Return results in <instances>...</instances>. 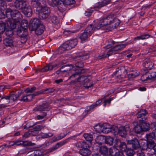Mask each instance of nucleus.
<instances>
[{
	"label": "nucleus",
	"instance_id": "1",
	"mask_svg": "<svg viewBox=\"0 0 156 156\" xmlns=\"http://www.w3.org/2000/svg\"><path fill=\"white\" fill-rule=\"evenodd\" d=\"M120 23V21L117 18H115L112 15H109L100 21L96 28L99 30L104 26L113 24L112 27L116 28Z\"/></svg>",
	"mask_w": 156,
	"mask_h": 156
},
{
	"label": "nucleus",
	"instance_id": "2",
	"mask_svg": "<svg viewBox=\"0 0 156 156\" xmlns=\"http://www.w3.org/2000/svg\"><path fill=\"white\" fill-rule=\"evenodd\" d=\"M5 14L7 18L10 20L12 19L13 21V26L12 27L11 24L10 26L12 28L15 27L16 23H19L21 20V14L17 10H12L10 8H8L6 10Z\"/></svg>",
	"mask_w": 156,
	"mask_h": 156
},
{
	"label": "nucleus",
	"instance_id": "3",
	"mask_svg": "<svg viewBox=\"0 0 156 156\" xmlns=\"http://www.w3.org/2000/svg\"><path fill=\"white\" fill-rule=\"evenodd\" d=\"M94 128L97 131L101 132L104 133H108L109 132L115 133L117 131L118 127L112 126L108 123H104L101 127L100 125L94 126Z\"/></svg>",
	"mask_w": 156,
	"mask_h": 156
},
{
	"label": "nucleus",
	"instance_id": "4",
	"mask_svg": "<svg viewBox=\"0 0 156 156\" xmlns=\"http://www.w3.org/2000/svg\"><path fill=\"white\" fill-rule=\"evenodd\" d=\"M92 149L94 152H99L103 155L107 154L108 153V148L105 145H102L101 142L94 144L92 147Z\"/></svg>",
	"mask_w": 156,
	"mask_h": 156
},
{
	"label": "nucleus",
	"instance_id": "5",
	"mask_svg": "<svg viewBox=\"0 0 156 156\" xmlns=\"http://www.w3.org/2000/svg\"><path fill=\"white\" fill-rule=\"evenodd\" d=\"M44 3L46 4L45 1H44ZM39 8H40V11L39 13V18L43 19L47 18L50 12L49 8L46 6L45 4H44V5H41Z\"/></svg>",
	"mask_w": 156,
	"mask_h": 156
},
{
	"label": "nucleus",
	"instance_id": "6",
	"mask_svg": "<svg viewBox=\"0 0 156 156\" xmlns=\"http://www.w3.org/2000/svg\"><path fill=\"white\" fill-rule=\"evenodd\" d=\"M90 80L88 78V76L82 75L79 76L75 80L76 82H78L80 84L84 86V87L88 88L93 85L92 84L88 83Z\"/></svg>",
	"mask_w": 156,
	"mask_h": 156
},
{
	"label": "nucleus",
	"instance_id": "7",
	"mask_svg": "<svg viewBox=\"0 0 156 156\" xmlns=\"http://www.w3.org/2000/svg\"><path fill=\"white\" fill-rule=\"evenodd\" d=\"M87 71L86 69H76L75 68H73L71 72L69 73L70 76L69 79H74L75 78L77 77L78 75L82 73H84Z\"/></svg>",
	"mask_w": 156,
	"mask_h": 156
},
{
	"label": "nucleus",
	"instance_id": "8",
	"mask_svg": "<svg viewBox=\"0 0 156 156\" xmlns=\"http://www.w3.org/2000/svg\"><path fill=\"white\" fill-rule=\"evenodd\" d=\"M128 43H126L125 44H120L117 45L110 49L108 51V53L105 56V55H102L101 57V59L105 58L108 57L112 54L113 51H118L122 49L123 48H125L126 46L128 45Z\"/></svg>",
	"mask_w": 156,
	"mask_h": 156
},
{
	"label": "nucleus",
	"instance_id": "9",
	"mask_svg": "<svg viewBox=\"0 0 156 156\" xmlns=\"http://www.w3.org/2000/svg\"><path fill=\"white\" fill-rule=\"evenodd\" d=\"M48 105L47 103H43L42 105L37 106L36 108L37 111L40 112L39 115H38L37 117H44L47 115V113L45 111L48 108Z\"/></svg>",
	"mask_w": 156,
	"mask_h": 156
},
{
	"label": "nucleus",
	"instance_id": "10",
	"mask_svg": "<svg viewBox=\"0 0 156 156\" xmlns=\"http://www.w3.org/2000/svg\"><path fill=\"white\" fill-rule=\"evenodd\" d=\"M127 144L134 150H137L139 148L141 147V145L139 140L136 138L128 140L127 141Z\"/></svg>",
	"mask_w": 156,
	"mask_h": 156
},
{
	"label": "nucleus",
	"instance_id": "11",
	"mask_svg": "<svg viewBox=\"0 0 156 156\" xmlns=\"http://www.w3.org/2000/svg\"><path fill=\"white\" fill-rule=\"evenodd\" d=\"M115 142V147L119 148L120 151H124L127 149V145L125 142L121 141L119 139H116Z\"/></svg>",
	"mask_w": 156,
	"mask_h": 156
},
{
	"label": "nucleus",
	"instance_id": "12",
	"mask_svg": "<svg viewBox=\"0 0 156 156\" xmlns=\"http://www.w3.org/2000/svg\"><path fill=\"white\" fill-rule=\"evenodd\" d=\"M77 43V40L76 39L69 40L64 44L65 48H66L67 50H69L74 48Z\"/></svg>",
	"mask_w": 156,
	"mask_h": 156
},
{
	"label": "nucleus",
	"instance_id": "13",
	"mask_svg": "<svg viewBox=\"0 0 156 156\" xmlns=\"http://www.w3.org/2000/svg\"><path fill=\"white\" fill-rule=\"evenodd\" d=\"M129 129V126H127L126 127L122 126L118 128V133L119 136L123 138H125L127 135V133L126 129Z\"/></svg>",
	"mask_w": 156,
	"mask_h": 156
},
{
	"label": "nucleus",
	"instance_id": "14",
	"mask_svg": "<svg viewBox=\"0 0 156 156\" xmlns=\"http://www.w3.org/2000/svg\"><path fill=\"white\" fill-rule=\"evenodd\" d=\"M31 25L30 26V29L31 30H35L36 28L40 26V22L39 20L37 18H34L31 20Z\"/></svg>",
	"mask_w": 156,
	"mask_h": 156
},
{
	"label": "nucleus",
	"instance_id": "15",
	"mask_svg": "<svg viewBox=\"0 0 156 156\" xmlns=\"http://www.w3.org/2000/svg\"><path fill=\"white\" fill-rule=\"evenodd\" d=\"M139 123L141 126L143 131H148L150 129V125L149 124L143 120H140Z\"/></svg>",
	"mask_w": 156,
	"mask_h": 156
},
{
	"label": "nucleus",
	"instance_id": "16",
	"mask_svg": "<svg viewBox=\"0 0 156 156\" xmlns=\"http://www.w3.org/2000/svg\"><path fill=\"white\" fill-rule=\"evenodd\" d=\"M153 63L149 58H147L144 60L143 66L147 70H150L153 66Z\"/></svg>",
	"mask_w": 156,
	"mask_h": 156
},
{
	"label": "nucleus",
	"instance_id": "17",
	"mask_svg": "<svg viewBox=\"0 0 156 156\" xmlns=\"http://www.w3.org/2000/svg\"><path fill=\"white\" fill-rule=\"evenodd\" d=\"M67 142L66 140H65L59 143H57L55 145L48 150V151L49 152H52L57 148L64 145Z\"/></svg>",
	"mask_w": 156,
	"mask_h": 156
},
{
	"label": "nucleus",
	"instance_id": "18",
	"mask_svg": "<svg viewBox=\"0 0 156 156\" xmlns=\"http://www.w3.org/2000/svg\"><path fill=\"white\" fill-rule=\"evenodd\" d=\"M115 72L117 74V77L119 78L125 77L127 74L126 70L124 68L116 70Z\"/></svg>",
	"mask_w": 156,
	"mask_h": 156
},
{
	"label": "nucleus",
	"instance_id": "19",
	"mask_svg": "<svg viewBox=\"0 0 156 156\" xmlns=\"http://www.w3.org/2000/svg\"><path fill=\"white\" fill-rule=\"evenodd\" d=\"M27 155L28 156H46L45 154L42 153L39 150L31 151L27 153Z\"/></svg>",
	"mask_w": 156,
	"mask_h": 156
},
{
	"label": "nucleus",
	"instance_id": "20",
	"mask_svg": "<svg viewBox=\"0 0 156 156\" xmlns=\"http://www.w3.org/2000/svg\"><path fill=\"white\" fill-rule=\"evenodd\" d=\"M154 129L152 133H148L146 135V138L147 141L153 140V139L156 137V128H154Z\"/></svg>",
	"mask_w": 156,
	"mask_h": 156
},
{
	"label": "nucleus",
	"instance_id": "21",
	"mask_svg": "<svg viewBox=\"0 0 156 156\" xmlns=\"http://www.w3.org/2000/svg\"><path fill=\"white\" fill-rule=\"evenodd\" d=\"M27 6L26 1L17 2H15V7L22 10Z\"/></svg>",
	"mask_w": 156,
	"mask_h": 156
},
{
	"label": "nucleus",
	"instance_id": "22",
	"mask_svg": "<svg viewBox=\"0 0 156 156\" xmlns=\"http://www.w3.org/2000/svg\"><path fill=\"white\" fill-rule=\"evenodd\" d=\"M22 11L23 13L27 17H30L32 15V10L29 6H27Z\"/></svg>",
	"mask_w": 156,
	"mask_h": 156
},
{
	"label": "nucleus",
	"instance_id": "23",
	"mask_svg": "<svg viewBox=\"0 0 156 156\" xmlns=\"http://www.w3.org/2000/svg\"><path fill=\"white\" fill-rule=\"evenodd\" d=\"M15 145H23V146H32L35 145V144L30 141H15Z\"/></svg>",
	"mask_w": 156,
	"mask_h": 156
},
{
	"label": "nucleus",
	"instance_id": "24",
	"mask_svg": "<svg viewBox=\"0 0 156 156\" xmlns=\"http://www.w3.org/2000/svg\"><path fill=\"white\" fill-rule=\"evenodd\" d=\"M73 65H68L63 66L60 69V71L61 72H71L72 69H73Z\"/></svg>",
	"mask_w": 156,
	"mask_h": 156
},
{
	"label": "nucleus",
	"instance_id": "25",
	"mask_svg": "<svg viewBox=\"0 0 156 156\" xmlns=\"http://www.w3.org/2000/svg\"><path fill=\"white\" fill-rule=\"evenodd\" d=\"M79 153L83 156H89L91 154V151L87 148H83L80 150Z\"/></svg>",
	"mask_w": 156,
	"mask_h": 156
},
{
	"label": "nucleus",
	"instance_id": "26",
	"mask_svg": "<svg viewBox=\"0 0 156 156\" xmlns=\"http://www.w3.org/2000/svg\"><path fill=\"white\" fill-rule=\"evenodd\" d=\"M88 55V54L87 53H84L83 54L80 53L76 56H75L74 57V59H77L78 60H86L87 58V57Z\"/></svg>",
	"mask_w": 156,
	"mask_h": 156
},
{
	"label": "nucleus",
	"instance_id": "27",
	"mask_svg": "<svg viewBox=\"0 0 156 156\" xmlns=\"http://www.w3.org/2000/svg\"><path fill=\"white\" fill-rule=\"evenodd\" d=\"M96 29H97L96 27H94L93 25L91 24L87 27L85 31L90 36L94 32Z\"/></svg>",
	"mask_w": 156,
	"mask_h": 156
},
{
	"label": "nucleus",
	"instance_id": "28",
	"mask_svg": "<svg viewBox=\"0 0 156 156\" xmlns=\"http://www.w3.org/2000/svg\"><path fill=\"white\" fill-rule=\"evenodd\" d=\"M3 44L6 46L11 47L14 45L13 41L11 39L6 38L3 41Z\"/></svg>",
	"mask_w": 156,
	"mask_h": 156
},
{
	"label": "nucleus",
	"instance_id": "29",
	"mask_svg": "<svg viewBox=\"0 0 156 156\" xmlns=\"http://www.w3.org/2000/svg\"><path fill=\"white\" fill-rule=\"evenodd\" d=\"M58 65L56 64L52 65L51 64H49L47 66L44 67L42 70L43 71H47L48 70H52L53 68L56 67Z\"/></svg>",
	"mask_w": 156,
	"mask_h": 156
},
{
	"label": "nucleus",
	"instance_id": "30",
	"mask_svg": "<svg viewBox=\"0 0 156 156\" xmlns=\"http://www.w3.org/2000/svg\"><path fill=\"white\" fill-rule=\"evenodd\" d=\"M139 123V124H137L136 126H135L133 128V130L136 134H140L142 132V129Z\"/></svg>",
	"mask_w": 156,
	"mask_h": 156
},
{
	"label": "nucleus",
	"instance_id": "31",
	"mask_svg": "<svg viewBox=\"0 0 156 156\" xmlns=\"http://www.w3.org/2000/svg\"><path fill=\"white\" fill-rule=\"evenodd\" d=\"M55 90V89L53 88L51 89H47L45 90H42L37 91V93L38 94H48L52 93Z\"/></svg>",
	"mask_w": 156,
	"mask_h": 156
},
{
	"label": "nucleus",
	"instance_id": "32",
	"mask_svg": "<svg viewBox=\"0 0 156 156\" xmlns=\"http://www.w3.org/2000/svg\"><path fill=\"white\" fill-rule=\"evenodd\" d=\"M31 4L33 7L37 8L41 5L40 2V0H31Z\"/></svg>",
	"mask_w": 156,
	"mask_h": 156
},
{
	"label": "nucleus",
	"instance_id": "33",
	"mask_svg": "<svg viewBox=\"0 0 156 156\" xmlns=\"http://www.w3.org/2000/svg\"><path fill=\"white\" fill-rule=\"evenodd\" d=\"M114 139L112 137L110 136H105V144L110 145H112L113 144Z\"/></svg>",
	"mask_w": 156,
	"mask_h": 156
},
{
	"label": "nucleus",
	"instance_id": "34",
	"mask_svg": "<svg viewBox=\"0 0 156 156\" xmlns=\"http://www.w3.org/2000/svg\"><path fill=\"white\" fill-rule=\"evenodd\" d=\"M133 150V149H131V148H127L124 151L126 155L127 156H133L135 152Z\"/></svg>",
	"mask_w": 156,
	"mask_h": 156
},
{
	"label": "nucleus",
	"instance_id": "35",
	"mask_svg": "<svg viewBox=\"0 0 156 156\" xmlns=\"http://www.w3.org/2000/svg\"><path fill=\"white\" fill-rule=\"evenodd\" d=\"M23 93L22 92H21L18 95H15L13 94H9V101H14L16 100L17 98L21 96V94Z\"/></svg>",
	"mask_w": 156,
	"mask_h": 156
},
{
	"label": "nucleus",
	"instance_id": "36",
	"mask_svg": "<svg viewBox=\"0 0 156 156\" xmlns=\"http://www.w3.org/2000/svg\"><path fill=\"white\" fill-rule=\"evenodd\" d=\"M58 9L60 11H63L65 9V6L66 5H65L64 2L60 0L59 2H58Z\"/></svg>",
	"mask_w": 156,
	"mask_h": 156
},
{
	"label": "nucleus",
	"instance_id": "37",
	"mask_svg": "<svg viewBox=\"0 0 156 156\" xmlns=\"http://www.w3.org/2000/svg\"><path fill=\"white\" fill-rule=\"evenodd\" d=\"M146 145L147 148L152 149H153L155 143L153 140L147 141Z\"/></svg>",
	"mask_w": 156,
	"mask_h": 156
},
{
	"label": "nucleus",
	"instance_id": "38",
	"mask_svg": "<svg viewBox=\"0 0 156 156\" xmlns=\"http://www.w3.org/2000/svg\"><path fill=\"white\" fill-rule=\"evenodd\" d=\"M50 20L54 25H57L59 23V20L57 17L53 15L50 16Z\"/></svg>",
	"mask_w": 156,
	"mask_h": 156
},
{
	"label": "nucleus",
	"instance_id": "39",
	"mask_svg": "<svg viewBox=\"0 0 156 156\" xmlns=\"http://www.w3.org/2000/svg\"><path fill=\"white\" fill-rule=\"evenodd\" d=\"M90 35L84 30V31L81 34L80 37L81 41H84L87 40Z\"/></svg>",
	"mask_w": 156,
	"mask_h": 156
},
{
	"label": "nucleus",
	"instance_id": "40",
	"mask_svg": "<svg viewBox=\"0 0 156 156\" xmlns=\"http://www.w3.org/2000/svg\"><path fill=\"white\" fill-rule=\"evenodd\" d=\"M110 1V0H104L102 2H99L98 5L96 6L95 7L97 8H101L108 4Z\"/></svg>",
	"mask_w": 156,
	"mask_h": 156
},
{
	"label": "nucleus",
	"instance_id": "41",
	"mask_svg": "<svg viewBox=\"0 0 156 156\" xmlns=\"http://www.w3.org/2000/svg\"><path fill=\"white\" fill-rule=\"evenodd\" d=\"M148 76L146 78H148L149 79L154 80L156 77V73L154 71L147 72Z\"/></svg>",
	"mask_w": 156,
	"mask_h": 156
},
{
	"label": "nucleus",
	"instance_id": "42",
	"mask_svg": "<svg viewBox=\"0 0 156 156\" xmlns=\"http://www.w3.org/2000/svg\"><path fill=\"white\" fill-rule=\"evenodd\" d=\"M75 66H73V67L75 68L76 69H81L83 68L84 66V64L83 62L79 61H77V62L75 64Z\"/></svg>",
	"mask_w": 156,
	"mask_h": 156
},
{
	"label": "nucleus",
	"instance_id": "43",
	"mask_svg": "<svg viewBox=\"0 0 156 156\" xmlns=\"http://www.w3.org/2000/svg\"><path fill=\"white\" fill-rule=\"evenodd\" d=\"M5 29V24L2 21H0V33L3 34Z\"/></svg>",
	"mask_w": 156,
	"mask_h": 156
},
{
	"label": "nucleus",
	"instance_id": "44",
	"mask_svg": "<svg viewBox=\"0 0 156 156\" xmlns=\"http://www.w3.org/2000/svg\"><path fill=\"white\" fill-rule=\"evenodd\" d=\"M148 114V112L145 109H141L138 113V117H142L146 116Z\"/></svg>",
	"mask_w": 156,
	"mask_h": 156
},
{
	"label": "nucleus",
	"instance_id": "45",
	"mask_svg": "<svg viewBox=\"0 0 156 156\" xmlns=\"http://www.w3.org/2000/svg\"><path fill=\"white\" fill-rule=\"evenodd\" d=\"M150 36V35L147 34H143L142 35L137 37L134 38V40L136 41L140 39L144 40L148 38Z\"/></svg>",
	"mask_w": 156,
	"mask_h": 156
},
{
	"label": "nucleus",
	"instance_id": "46",
	"mask_svg": "<svg viewBox=\"0 0 156 156\" xmlns=\"http://www.w3.org/2000/svg\"><path fill=\"white\" fill-rule=\"evenodd\" d=\"M7 8V4L4 0H0V9L2 10H5Z\"/></svg>",
	"mask_w": 156,
	"mask_h": 156
},
{
	"label": "nucleus",
	"instance_id": "47",
	"mask_svg": "<svg viewBox=\"0 0 156 156\" xmlns=\"http://www.w3.org/2000/svg\"><path fill=\"white\" fill-rule=\"evenodd\" d=\"M23 28L22 27H18L17 30V34L19 37L22 36L24 33H27L26 32L23 31Z\"/></svg>",
	"mask_w": 156,
	"mask_h": 156
},
{
	"label": "nucleus",
	"instance_id": "48",
	"mask_svg": "<svg viewBox=\"0 0 156 156\" xmlns=\"http://www.w3.org/2000/svg\"><path fill=\"white\" fill-rule=\"evenodd\" d=\"M34 30L35 34L37 35H41L44 32L43 29L40 26L36 28L35 30Z\"/></svg>",
	"mask_w": 156,
	"mask_h": 156
},
{
	"label": "nucleus",
	"instance_id": "49",
	"mask_svg": "<svg viewBox=\"0 0 156 156\" xmlns=\"http://www.w3.org/2000/svg\"><path fill=\"white\" fill-rule=\"evenodd\" d=\"M118 149L117 148L114 147L110 148L109 150V154L111 156H115Z\"/></svg>",
	"mask_w": 156,
	"mask_h": 156
},
{
	"label": "nucleus",
	"instance_id": "50",
	"mask_svg": "<svg viewBox=\"0 0 156 156\" xmlns=\"http://www.w3.org/2000/svg\"><path fill=\"white\" fill-rule=\"evenodd\" d=\"M83 136L86 140L89 141H92L93 138V135L88 133H85L83 135Z\"/></svg>",
	"mask_w": 156,
	"mask_h": 156
},
{
	"label": "nucleus",
	"instance_id": "51",
	"mask_svg": "<svg viewBox=\"0 0 156 156\" xmlns=\"http://www.w3.org/2000/svg\"><path fill=\"white\" fill-rule=\"evenodd\" d=\"M85 144V142L83 141H78L75 143V145L76 147L80 148L84 147Z\"/></svg>",
	"mask_w": 156,
	"mask_h": 156
},
{
	"label": "nucleus",
	"instance_id": "52",
	"mask_svg": "<svg viewBox=\"0 0 156 156\" xmlns=\"http://www.w3.org/2000/svg\"><path fill=\"white\" fill-rule=\"evenodd\" d=\"M65 44H64L63 46L60 47H59L57 50V52L58 54H61L63 53V51L65 50H67V48H65Z\"/></svg>",
	"mask_w": 156,
	"mask_h": 156
},
{
	"label": "nucleus",
	"instance_id": "53",
	"mask_svg": "<svg viewBox=\"0 0 156 156\" xmlns=\"http://www.w3.org/2000/svg\"><path fill=\"white\" fill-rule=\"evenodd\" d=\"M48 1L49 4L53 7L57 6L58 5V2L60 1L59 0H48Z\"/></svg>",
	"mask_w": 156,
	"mask_h": 156
},
{
	"label": "nucleus",
	"instance_id": "54",
	"mask_svg": "<svg viewBox=\"0 0 156 156\" xmlns=\"http://www.w3.org/2000/svg\"><path fill=\"white\" fill-rule=\"evenodd\" d=\"M27 35V33H24L23 35L20 37L21 38L20 42L22 43H24L26 42L27 40L26 37Z\"/></svg>",
	"mask_w": 156,
	"mask_h": 156
},
{
	"label": "nucleus",
	"instance_id": "55",
	"mask_svg": "<svg viewBox=\"0 0 156 156\" xmlns=\"http://www.w3.org/2000/svg\"><path fill=\"white\" fill-rule=\"evenodd\" d=\"M37 92H36L33 94H29L27 95H26L27 96V98H28V101H30L34 97L39 94H37Z\"/></svg>",
	"mask_w": 156,
	"mask_h": 156
},
{
	"label": "nucleus",
	"instance_id": "56",
	"mask_svg": "<svg viewBox=\"0 0 156 156\" xmlns=\"http://www.w3.org/2000/svg\"><path fill=\"white\" fill-rule=\"evenodd\" d=\"M36 88L35 87H33L30 88H28L25 90V92L26 93H32L36 90Z\"/></svg>",
	"mask_w": 156,
	"mask_h": 156
},
{
	"label": "nucleus",
	"instance_id": "57",
	"mask_svg": "<svg viewBox=\"0 0 156 156\" xmlns=\"http://www.w3.org/2000/svg\"><path fill=\"white\" fill-rule=\"evenodd\" d=\"M64 4L66 5H69L71 4H73L75 3L74 0H64L63 1Z\"/></svg>",
	"mask_w": 156,
	"mask_h": 156
},
{
	"label": "nucleus",
	"instance_id": "58",
	"mask_svg": "<svg viewBox=\"0 0 156 156\" xmlns=\"http://www.w3.org/2000/svg\"><path fill=\"white\" fill-rule=\"evenodd\" d=\"M44 126L42 125H37L35 126L33 128V129L37 131V132L39 133V131H40L41 129H44Z\"/></svg>",
	"mask_w": 156,
	"mask_h": 156
},
{
	"label": "nucleus",
	"instance_id": "59",
	"mask_svg": "<svg viewBox=\"0 0 156 156\" xmlns=\"http://www.w3.org/2000/svg\"><path fill=\"white\" fill-rule=\"evenodd\" d=\"M5 34L7 36L11 37L13 35V31L12 30H6L5 31Z\"/></svg>",
	"mask_w": 156,
	"mask_h": 156
},
{
	"label": "nucleus",
	"instance_id": "60",
	"mask_svg": "<svg viewBox=\"0 0 156 156\" xmlns=\"http://www.w3.org/2000/svg\"><path fill=\"white\" fill-rule=\"evenodd\" d=\"M139 75V72H133V73L129 74V76L132 78H135L136 76H138Z\"/></svg>",
	"mask_w": 156,
	"mask_h": 156
},
{
	"label": "nucleus",
	"instance_id": "61",
	"mask_svg": "<svg viewBox=\"0 0 156 156\" xmlns=\"http://www.w3.org/2000/svg\"><path fill=\"white\" fill-rule=\"evenodd\" d=\"M30 131L31 135L34 136L37 135L38 133L37 132V131L35 130L33 128L31 129V130Z\"/></svg>",
	"mask_w": 156,
	"mask_h": 156
},
{
	"label": "nucleus",
	"instance_id": "62",
	"mask_svg": "<svg viewBox=\"0 0 156 156\" xmlns=\"http://www.w3.org/2000/svg\"><path fill=\"white\" fill-rule=\"evenodd\" d=\"M28 22L27 20H22L21 23V26L22 27H27Z\"/></svg>",
	"mask_w": 156,
	"mask_h": 156
},
{
	"label": "nucleus",
	"instance_id": "63",
	"mask_svg": "<svg viewBox=\"0 0 156 156\" xmlns=\"http://www.w3.org/2000/svg\"><path fill=\"white\" fill-rule=\"evenodd\" d=\"M117 151L115 156H125L122 151H119V149Z\"/></svg>",
	"mask_w": 156,
	"mask_h": 156
},
{
	"label": "nucleus",
	"instance_id": "64",
	"mask_svg": "<svg viewBox=\"0 0 156 156\" xmlns=\"http://www.w3.org/2000/svg\"><path fill=\"white\" fill-rule=\"evenodd\" d=\"M145 76H148L147 72H146V73H145L141 77V80L143 81H145L147 80L148 79H149L148 78H146V77Z\"/></svg>",
	"mask_w": 156,
	"mask_h": 156
}]
</instances>
